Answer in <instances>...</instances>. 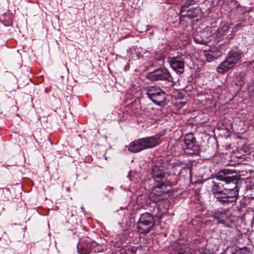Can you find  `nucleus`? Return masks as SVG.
I'll return each mask as SVG.
<instances>
[{
    "mask_svg": "<svg viewBox=\"0 0 254 254\" xmlns=\"http://www.w3.org/2000/svg\"><path fill=\"white\" fill-rule=\"evenodd\" d=\"M234 65L231 61H229L227 59L222 62L217 68V71L220 73H223L226 72L231 68L233 67Z\"/></svg>",
    "mask_w": 254,
    "mask_h": 254,
    "instance_id": "13",
    "label": "nucleus"
},
{
    "mask_svg": "<svg viewBox=\"0 0 254 254\" xmlns=\"http://www.w3.org/2000/svg\"><path fill=\"white\" fill-rule=\"evenodd\" d=\"M128 150L133 153H136L143 150L140 139L131 142L128 146Z\"/></svg>",
    "mask_w": 254,
    "mask_h": 254,
    "instance_id": "11",
    "label": "nucleus"
},
{
    "mask_svg": "<svg viewBox=\"0 0 254 254\" xmlns=\"http://www.w3.org/2000/svg\"><path fill=\"white\" fill-rule=\"evenodd\" d=\"M152 176L153 179L156 182L161 181L164 177L163 171L158 167L155 166L153 168L152 170Z\"/></svg>",
    "mask_w": 254,
    "mask_h": 254,
    "instance_id": "15",
    "label": "nucleus"
},
{
    "mask_svg": "<svg viewBox=\"0 0 254 254\" xmlns=\"http://www.w3.org/2000/svg\"><path fill=\"white\" fill-rule=\"evenodd\" d=\"M194 40L195 43L204 45L206 44V41L203 39L200 34H196L194 36Z\"/></svg>",
    "mask_w": 254,
    "mask_h": 254,
    "instance_id": "18",
    "label": "nucleus"
},
{
    "mask_svg": "<svg viewBox=\"0 0 254 254\" xmlns=\"http://www.w3.org/2000/svg\"><path fill=\"white\" fill-rule=\"evenodd\" d=\"M194 3L195 2L194 0H187L182 6V10L180 11L181 15L183 14L184 12H187V8H188L190 5L194 4Z\"/></svg>",
    "mask_w": 254,
    "mask_h": 254,
    "instance_id": "17",
    "label": "nucleus"
},
{
    "mask_svg": "<svg viewBox=\"0 0 254 254\" xmlns=\"http://www.w3.org/2000/svg\"><path fill=\"white\" fill-rule=\"evenodd\" d=\"M214 185L212 187V191L214 197L220 202L225 204L234 202V200L235 199L234 196L237 193L236 191H232L231 194L226 193L225 187L222 186V184H224L223 182H222L221 183L218 184H216L214 182Z\"/></svg>",
    "mask_w": 254,
    "mask_h": 254,
    "instance_id": "2",
    "label": "nucleus"
},
{
    "mask_svg": "<svg viewBox=\"0 0 254 254\" xmlns=\"http://www.w3.org/2000/svg\"><path fill=\"white\" fill-rule=\"evenodd\" d=\"M229 31V27L227 24H224L217 29V32L220 36H226Z\"/></svg>",
    "mask_w": 254,
    "mask_h": 254,
    "instance_id": "16",
    "label": "nucleus"
},
{
    "mask_svg": "<svg viewBox=\"0 0 254 254\" xmlns=\"http://www.w3.org/2000/svg\"><path fill=\"white\" fill-rule=\"evenodd\" d=\"M243 26V25H242V24L241 23H238L233 28L232 31L233 32H236L238 30V29L242 27Z\"/></svg>",
    "mask_w": 254,
    "mask_h": 254,
    "instance_id": "20",
    "label": "nucleus"
},
{
    "mask_svg": "<svg viewBox=\"0 0 254 254\" xmlns=\"http://www.w3.org/2000/svg\"><path fill=\"white\" fill-rule=\"evenodd\" d=\"M235 254V253H234V254Z\"/></svg>",
    "mask_w": 254,
    "mask_h": 254,
    "instance_id": "22",
    "label": "nucleus"
},
{
    "mask_svg": "<svg viewBox=\"0 0 254 254\" xmlns=\"http://www.w3.org/2000/svg\"><path fill=\"white\" fill-rule=\"evenodd\" d=\"M146 95L157 105L161 107L165 105L166 94L159 87L156 86L148 87Z\"/></svg>",
    "mask_w": 254,
    "mask_h": 254,
    "instance_id": "5",
    "label": "nucleus"
},
{
    "mask_svg": "<svg viewBox=\"0 0 254 254\" xmlns=\"http://www.w3.org/2000/svg\"><path fill=\"white\" fill-rule=\"evenodd\" d=\"M147 77L152 81L158 80H168L172 81L173 78L170 72L166 69H157L151 72H149Z\"/></svg>",
    "mask_w": 254,
    "mask_h": 254,
    "instance_id": "6",
    "label": "nucleus"
},
{
    "mask_svg": "<svg viewBox=\"0 0 254 254\" xmlns=\"http://www.w3.org/2000/svg\"><path fill=\"white\" fill-rule=\"evenodd\" d=\"M204 56L206 58L207 61L211 62L215 59V57L213 55V53L212 52H205Z\"/></svg>",
    "mask_w": 254,
    "mask_h": 254,
    "instance_id": "19",
    "label": "nucleus"
},
{
    "mask_svg": "<svg viewBox=\"0 0 254 254\" xmlns=\"http://www.w3.org/2000/svg\"><path fill=\"white\" fill-rule=\"evenodd\" d=\"M154 223L153 217L150 213H143L136 223L137 230L140 233L147 234L150 232Z\"/></svg>",
    "mask_w": 254,
    "mask_h": 254,
    "instance_id": "4",
    "label": "nucleus"
},
{
    "mask_svg": "<svg viewBox=\"0 0 254 254\" xmlns=\"http://www.w3.org/2000/svg\"><path fill=\"white\" fill-rule=\"evenodd\" d=\"M228 217V211L227 210H217L214 212L213 215V217L217 220L218 223H221L225 226L228 225L226 222Z\"/></svg>",
    "mask_w": 254,
    "mask_h": 254,
    "instance_id": "9",
    "label": "nucleus"
},
{
    "mask_svg": "<svg viewBox=\"0 0 254 254\" xmlns=\"http://www.w3.org/2000/svg\"><path fill=\"white\" fill-rule=\"evenodd\" d=\"M201 14V9L199 7L190 8L187 10L186 14H182V17H188L190 18H193L200 16Z\"/></svg>",
    "mask_w": 254,
    "mask_h": 254,
    "instance_id": "12",
    "label": "nucleus"
},
{
    "mask_svg": "<svg viewBox=\"0 0 254 254\" xmlns=\"http://www.w3.org/2000/svg\"><path fill=\"white\" fill-rule=\"evenodd\" d=\"M168 62L172 68L177 73L181 74L184 72V59L181 57H175L169 58Z\"/></svg>",
    "mask_w": 254,
    "mask_h": 254,
    "instance_id": "7",
    "label": "nucleus"
},
{
    "mask_svg": "<svg viewBox=\"0 0 254 254\" xmlns=\"http://www.w3.org/2000/svg\"><path fill=\"white\" fill-rule=\"evenodd\" d=\"M228 172V171H225V172H220L217 175L216 179L224 183L222 184V186L225 187L226 193L231 194L232 191H234V190L237 192L236 195L234 196L235 199L234 200V202H235L237 199L239 193V189L237 186V179L234 176H227Z\"/></svg>",
    "mask_w": 254,
    "mask_h": 254,
    "instance_id": "1",
    "label": "nucleus"
},
{
    "mask_svg": "<svg viewBox=\"0 0 254 254\" xmlns=\"http://www.w3.org/2000/svg\"><path fill=\"white\" fill-rule=\"evenodd\" d=\"M160 136L156 134L154 136L140 138L143 149L155 147L159 144Z\"/></svg>",
    "mask_w": 254,
    "mask_h": 254,
    "instance_id": "8",
    "label": "nucleus"
},
{
    "mask_svg": "<svg viewBox=\"0 0 254 254\" xmlns=\"http://www.w3.org/2000/svg\"><path fill=\"white\" fill-rule=\"evenodd\" d=\"M183 104H185V102H183L182 103Z\"/></svg>",
    "mask_w": 254,
    "mask_h": 254,
    "instance_id": "21",
    "label": "nucleus"
},
{
    "mask_svg": "<svg viewBox=\"0 0 254 254\" xmlns=\"http://www.w3.org/2000/svg\"><path fill=\"white\" fill-rule=\"evenodd\" d=\"M242 57V54L240 51L232 50L228 55L227 58L229 61H231L234 65L238 63Z\"/></svg>",
    "mask_w": 254,
    "mask_h": 254,
    "instance_id": "10",
    "label": "nucleus"
},
{
    "mask_svg": "<svg viewBox=\"0 0 254 254\" xmlns=\"http://www.w3.org/2000/svg\"><path fill=\"white\" fill-rule=\"evenodd\" d=\"M184 142L186 147V149H192L194 147L195 142L193 135L192 133L186 134L184 138Z\"/></svg>",
    "mask_w": 254,
    "mask_h": 254,
    "instance_id": "14",
    "label": "nucleus"
},
{
    "mask_svg": "<svg viewBox=\"0 0 254 254\" xmlns=\"http://www.w3.org/2000/svg\"><path fill=\"white\" fill-rule=\"evenodd\" d=\"M171 190V183L167 182L164 184L163 182L154 188L150 193L149 197L151 200L157 202L167 198Z\"/></svg>",
    "mask_w": 254,
    "mask_h": 254,
    "instance_id": "3",
    "label": "nucleus"
}]
</instances>
